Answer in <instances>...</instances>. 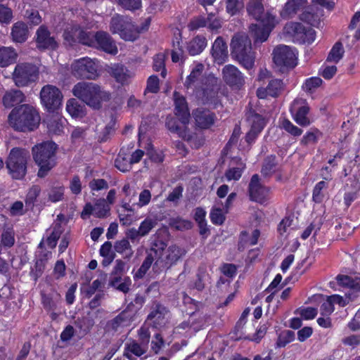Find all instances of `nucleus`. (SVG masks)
Returning a JSON list of instances; mask_svg holds the SVG:
<instances>
[{"mask_svg":"<svg viewBox=\"0 0 360 360\" xmlns=\"http://www.w3.org/2000/svg\"><path fill=\"white\" fill-rule=\"evenodd\" d=\"M165 248L166 244L162 241L153 243L151 248L147 250L146 257L140 268L136 272L134 277L137 278L143 277L153 262V269L155 271L168 269L184 255V250L183 249L174 245L169 247L166 252V256L162 257Z\"/></svg>","mask_w":360,"mask_h":360,"instance_id":"1","label":"nucleus"},{"mask_svg":"<svg viewBox=\"0 0 360 360\" xmlns=\"http://www.w3.org/2000/svg\"><path fill=\"white\" fill-rule=\"evenodd\" d=\"M262 1L250 0L247 6L248 14L258 22L250 26V32L255 43H262L267 40L277 23L276 11L274 8L265 11Z\"/></svg>","mask_w":360,"mask_h":360,"instance_id":"2","label":"nucleus"},{"mask_svg":"<svg viewBox=\"0 0 360 360\" xmlns=\"http://www.w3.org/2000/svg\"><path fill=\"white\" fill-rule=\"evenodd\" d=\"M40 116L38 112L30 105H21L12 110L8 115L10 126L16 131H33L38 127Z\"/></svg>","mask_w":360,"mask_h":360,"instance_id":"3","label":"nucleus"},{"mask_svg":"<svg viewBox=\"0 0 360 360\" xmlns=\"http://www.w3.org/2000/svg\"><path fill=\"white\" fill-rule=\"evenodd\" d=\"M73 95L87 105L99 109L103 101L110 100L108 92L103 91L100 86L92 82H80L72 88Z\"/></svg>","mask_w":360,"mask_h":360,"instance_id":"4","label":"nucleus"},{"mask_svg":"<svg viewBox=\"0 0 360 360\" xmlns=\"http://www.w3.org/2000/svg\"><path fill=\"white\" fill-rule=\"evenodd\" d=\"M231 55L245 69L253 68L255 53L252 49L251 40L245 33H237L232 38L231 43Z\"/></svg>","mask_w":360,"mask_h":360,"instance_id":"5","label":"nucleus"},{"mask_svg":"<svg viewBox=\"0 0 360 360\" xmlns=\"http://www.w3.org/2000/svg\"><path fill=\"white\" fill-rule=\"evenodd\" d=\"M57 145L53 141H45L32 148L33 158L39 167L37 176L45 177L55 167Z\"/></svg>","mask_w":360,"mask_h":360,"instance_id":"6","label":"nucleus"},{"mask_svg":"<svg viewBox=\"0 0 360 360\" xmlns=\"http://www.w3.org/2000/svg\"><path fill=\"white\" fill-rule=\"evenodd\" d=\"M29 152L18 148H13L6 162L9 174L13 179H21L27 173Z\"/></svg>","mask_w":360,"mask_h":360,"instance_id":"7","label":"nucleus"},{"mask_svg":"<svg viewBox=\"0 0 360 360\" xmlns=\"http://www.w3.org/2000/svg\"><path fill=\"white\" fill-rule=\"evenodd\" d=\"M110 30L112 34H119L125 41H133L139 37L138 27L127 16L114 15L110 20Z\"/></svg>","mask_w":360,"mask_h":360,"instance_id":"8","label":"nucleus"},{"mask_svg":"<svg viewBox=\"0 0 360 360\" xmlns=\"http://www.w3.org/2000/svg\"><path fill=\"white\" fill-rule=\"evenodd\" d=\"M38 72V68L33 64L19 63L13 72V79L17 86H27L37 79Z\"/></svg>","mask_w":360,"mask_h":360,"instance_id":"9","label":"nucleus"},{"mask_svg":"<svg viewBox=\"0 0 360 360\" xmlns=\"http://www.w3.org/2000/svg\"><path fill=\"white\" fill-rule=\"evenodd\" d=\"M71 68L72 75L79 79H95L98 75L97 65L87 57L75 60Z\"/></svg>","mask_w":360,"mask_h":360,"instance_id":"10","label":"nucleus"},{"mask_svg":"<svg viewBox=\"0 0 360 360\" xmlns=\"http://www.w3.org/2000/svg\"><path fill=\"white\" fill-rule=\"evenodd\" d=\"M297 51L295 48L279 45L273 51L274 63L280 67L293 68L297 65Z\"/></svg>","mask_w":360,"mask_h":360,"instance_id":"11","label":"nucleus"},{"mask_svg":"<svg viewBox=\"0 0 360 360\" xmlns=\"http://www.w3.org/2000/svg\"><path fill=\"white\" fill-rule=\"evenodd\" d=\"M286 32L290 34L300 44L313 43L316 39V32L310 27H305L300 22H290L285 26Z\"/></svg>","mask_w":360,"mask_h":360,"instance_id":"12","label":"nucleus"},{"mask_svg":"<svg viewBox=\"0 0 360 360\" xmlns=\"http://www.w3.org/2000/svg\"><path fill=\"white\" fill-rule=\"evenodd\" d=\"M42 104L49 111L57 110L61 105L63 95L58 88L47 84L40 91Z\"/></svg>","mask_w":360,"mask_h":360,"instance_id":"13","label":"nucleus"},{"mask_svg":"<svg viewBox=\"0 0 360 360\" xmlns=\"http://www.w3.org/2000/svg\"><path fill=\"white\" fill-rule=\"evenodd\" d=\"M290 112L294 121L301 127H307L310 124L308 117L309 106L306 99L295 98L290 106Z\"/></svg>","mask_w":360,"mask_h":360,"instance_id":"14","label":"nucleus"},{"mask_svg":"<svg viewBox=\"0 0 360 360\" xmlns=\"http://www.w3.org/2000/svg\"><path fill=\"white\" fill-rule=\"evenodd\" d=\"M224 82L233 90H240L245 83V77L233 65H226L221 70Z\"/></svg>","mask_w":360,"mask_h":360,"instance_id":"15","label":"nucleus"},{"mask_svg":"<svg viewBox=\"0 0 360 360\" xmlns=\"http://www.w3.org/2000/svg\"><path fill=\"white\" fill-rule=\"evenodd\" d=\"M168 309L160 302L155 301L150 307L147 321L155 328H160L165 326L168 321Z\"/></svg>","mask_w":360,"mask_h":360,"instance_id":"16","label":"nucleus"},{"mask_svg":"<svg viewBox=\"0 0 360 360\" xmlns=\"http://www.w3.org/2000/svg\"><path fill=\"white\" fill-rule=\"evenodd\" d=\"M248 193L252 201L263 204L268 200L269 188L260 184L258 174H254L249 184Z\"/></svg>","mask_w":360,"mask_h":360,"instance_id":"17","label":"nucleus"},{"mask_svg":"<svg viewBox=\"0 0 360 360\" xmlns=\"http://www.w3.org/2000/svg\"><path fill=\"white\" fill-rule=\"evenodd\" d=\"M218 79L213 75L204 77V105H217Z\"/></svg>","mask_w":360,"mask_h":360,"instance_id":"18","label":"nucleus"},{"mask_svg":"<svg viewBox=\"0 0 360 360\" xmlns=\"http://www.w3.org/2000/svg\"><path fill=\"white\" fill-rule=\"evenodd\" d=\"M35 41L37 48L39 50H55L58 46L55 37L51 35L50 31L45 25H41L37 29Z\"/></svg>","mask_w":360,"mask_h":360,"instance_id":"19","label":"nucleus"},{"mask_svg":"<svg viewBox=\"0 0 360 360\" xmlns=\"http://www.w3.org/2000/svg\"><path fill=\"white\" fill-rule=\"evenodd\" d=\"M110 207L106 202L104 198H100L96 200L94 205L91 203H86L81 213V217L86 219L91 214H94L98 218H104L110 212Z\"/></svg>","mask_w":360,"mask_h":360,"instance_id":"20","label":"nucleus"},{"mask_svg":"<svg viewBox=\"0 0 360 360\" xmlns=\"http://www.w3.org/2000/svg\"><path fill=\"white\" fill-rule=\"evenodd\" d=\"M173 98L175 115L183 124H188L191 115L186 98L177 91L174 92Z\"/></svg>","mask_w":360,"mask_h":360,"instance_id":"21","label":"nucleus"},{"mask_svg":"<svg viewBox=\"0 0 360 360\" xmlns=\"http://www.w3.org/2000/svg\"><path fill=\"white\" fill-rule=\"evenodd\" d=\"M184 86L196 94L202 89V64L198 63L186 77Z\"/></svg>","mask_w":360,"mask_h":360,"instance_id":"22","label":"nucleus"},{"mask_svg":"<svg viewBox=\"0 0 360 360\" xmlns=\"http://www.w3.org/2000/svg\"><path fill=\"white\" fill-rule=\"evenodd\" d=\"M95 41L96 43H95L94 47L99 48L103 51L112 55L117 53L118 50L115 42L108 33L102 31L97 32L96 33Z\"/></svg>","mask_w":360,"mask_h":360,"instance_id":"23","label":"nucleus"},{"mask_svg":"<svg viewBox=\"0 0 360 360\" xmlns=\"http://www.w3.org/2000/svg\"><path fill=\"white\" fill-rule=\"evenodd\" d=\"M348 303L343 297L339 295H333L327 297V299L321 304L320 307V314L321 316H330L334 311L335 304H338L340 307H345Z\"/></svg>","mask_w":360,"mask_h":360,"instance_id":"24","label":"nucleus"},{"mask_svg":"<svg viewBox=\"0 0 360 360\" xmlns=\"http://www.w3.org/2000/svg\"><path fill=\"white\" fill-rule=\"evenodd\" d=\"M283 89V83L281 79H271L266 88H259L257 96L259 98H266L267 96L276 97Z\"/></svg>","mask_w":360,"mask_h":360,"instance_id":"25","label":"nucleus"},{"mask_svg":"<svg viewBox=\"0 0 360 360\" xmlns=\"http://www.w3.org/2000/svg\"><path fill=\"white\" fill-rule=\"evenodd\" d=\"M107 72L117 82L122 84L127 83L128 80L131 77L130 71L121 64L112 65L108 68Z\"/></svg>","mask_w":360,"mask_h":360,"instance_id":"26","label":"nucleus"},{"mask_svg":"<svg viewBox=\"0 0 360 360\" xmlns=\"http://www.w3.org/2000/svg\"><path fill=\"white\" fill-rule=\"evenodd\" d=\"M29 34L28 27L25 22L18 21L13 25L11 37L13 42L24 43L28 39Z\"/></svg>","mask_w":360,"mask_h":360,"instance_id":"27","label":"nucleus"},{"mask_svg":"<svg viewBox=\"0 0 360 360\" xmlns=\"http://www.w3.org/2000/svg\"><path fill=\"white\" fill-rule=\"evenodd\" d=\"M307 0H288L281 11V17L285 19L292 18L305 6Z\"/></svg>","mask_w":360,"mask_h":360,"instance_id":"28","label":"nucleus"},{"mask_svg":"<svg viewBox=\"0 0 360 360\" xmlns=\"http://www.w3.org/2000/svg\"><path fill=\"white\" fill-rule=\"evenodd\" d=\"M212 55L214 61L219 64L223 63L227 58V46L222 38L217 37L212 48Z\"/></svg>","mask_w":360,"mask_h":360,"instance_id":"29","label":"nucleus"},{"mask_svg":"<svg viewBox=\"0 0 360 360\" xmlns=\"http://www.w3.org/2000/svg\"><path fill=\"white\" fill-rule=\"evenodd\" d=\"M24 94L18 89H11L3 96V103L6 108H11L24 101Z\"/></svg>","mask_w":360,"mask_h":360,"instance_id":"30","label":"nucleus"},{"mask_svg":"<svg viewBox=\"0 0 360 360\" xmlns=\"http://www.w3.org/2000/svg\"><path fill=\"white\" fill-rule=\"evenodd\" d=\"M66 120L58 115H53L47 121L49 132L52 134L60 135L63 132Z\"/></svg>","mask_w":360,"mask_h":360,"instance_id":"31","label":"nucleus"},{"mask_svg":"<svg viewBox=\"0 0 360 360\" xmlns=\"http://www.w3.org/2000/svg\"><path fill=\"white\" fill-rule=\"evenodd\" d=\"M148 347H143V345L139 343L135 340H132L125 345V352L124 356H126L129 360H134L131 353L136 356H141L144 354L147 351Z\"/></svg>","mask_w":360,"mask_h":360,"instance_id":"32","label":"nucleus"},{"mask_svg":"<svg viewBox=\"0 0 360 360\" xmlns=\"http://www.w3.org/2000/svg\"><path fill=\"white\" fill-rule=\"evenodd\" d=\"M80 27L78 25H71L66 27L63 32L65 42L72 46L79 42Z\"/></svg>","mask_w":360,"mask_h":360,"instance_id":"33","label":"nucleus"},{"mask_svg":"<svg viewBox=\"0 0 360 360\" xmlns=\"http://www.w3.org/2000/svg\"><path fill=\"white\" fill-rule=\"evenodd\" d=\"M66 110L72 117H82L85 115V108L76 98L67 101Z\"/></svg>","mask_w":360,"mask_h":360,"instance_id":"34","label":"nucleus"},{"mask_svg":"<svg viewBox=\"0 0 360 360\" xmlns=\"http://www.w3.org/2000/svg\"><path fill=\"white\" fill-rule=\"evenodd\" d=\"M17 58V53L14 49L11 47L0 48V65L6 67L13 63Z\"/></svg>","mask_w":360,"mask_h":360,"instance_id":"35","label":"nucleus"},{"mask_svg":"<svg viewBox=\"0 0 360 360\" xmlns=\"http://www.w3.org/2000/svg\"><path fill=\"white\" fill-rule=\"evenodd\" d=\"M247 120L253 131L261 132L266 125L265 119L259 114L250 112Z\"/></svg>","mask_w":360,"mask_h":360,"instance_id":"36","label":"nucleus"},{"mask_svg":"<svg viewBox=\"0 0 360 360\" xmlns=\"http://www.w3.org/2000/svg\"><path fill=\"white\" fill-rule=\"evenodd\" d=\"M132 319L133 318L128 311L124 310L109 322V326L112 330H117L119 327L127 325Z\"/></svg>","mask_w":360,"mask_h":360,"instance_id":"37","label":"nucleus"},{"mask_svg":"<svg viewBox=\"0 0 360 360\" xmlns=\"http://www.w3.org/2000/svg\"><path fill=\"white\" fill-rule=\"evenodd\" d=\"M338 283L344 287H348L353 290L355 292L360 291V278H357L356 281L345 275H338L336 277Z\"/></svg>","mask_w":360,"mask_h":360,"instance_id":"38","label":"nucleus"},{"mask_svg":"<svg viewBox=\"0 0 360 360\" xmlns=\"http://www.w3.org/2000/svg\"><path fill=\"white\" fill-rule=\"evenodd\" d=\"M328 183L325 181L318 182L313 190L312 198L316 203H320L326 198Z\"/></svg>","mask_w":360,"mask_h":360,"instance_id":"39","label":"nucleus"},{"mask_svg":"<svg viewBox=\"0 0 360 360\" xmlns=\"http://www.w3.org/2000/svg\"><path fill=\"white\" fill-rule=\"evenodd\" d=\"M114 250L120 254L124 255L125 258H130L134 254L129 241L127 238L117 240L114 244Z\"/></svg>","mask_w":360,"mask_h":360,"instance_id":"40","label":"nucleus"},{"mask_svg":"<svg viewBox=\"0 0 360 360\" xmlns=\"http://www.w3.org/2000/svg\"><path fill=\"white\" fill-rule=\"evenodd\" d=\"M145 302V296L141 294H136L134 300L127 304V308L124 310L128 311L129 314L131 315L132 318H134L137 311L142 308Z\"/></svg>","mask_w":360,"mask_h":360,"instance_id":"41","label":"nucleus"},{"mask_svg":"<svg viewBox=\"0 0 360 360\" xmlns=\"http://www.w3.org/2000/svg\"><path fill=\"white\" fill-rule=\"evenodd\" d=\"M15 231L12 226L4 227L1 237V244L6 248L13 247L15 244Z\"/></svg>","mask_w":360,"mask_h":360,"instance_id":"42","label":"nucleus"},{"mask_svg":"<svg viewBox=\"0 0 360 360\" xmlns=\"http://www.w3.org/2000/svg\"><path fill=\"white\" fill-rule=\"evenodd\" d=\"M345 51L342 43L336 42L328 53L326 61L337 63L342 59Z\"/></svg>","mask_w":360,"mask_h":360,"instance_id":"43","label":"nucleus"},{"mask_svg":"<svg viewBox=\"0 0 360 360\" xmlns=\"http://www.w3.org/2000/svg\"><path fill=\"white\" fill-rule=\"evenodd\" d=\"M245 169V164L240 161L238 162L236 167H231L226 171L225 177L227 181H238L241 177L243 170Z\"/></svg>","mask_w":360,"mask_h":360,"instance_id":"44","label":"nucleus"},{"mask_svg":"<svg viewBox=\"0 0 360 360\" xmlns=\"http://www.w3.org/2000/svg\"><path fill=\"white\" fill-rule=\"evenodd\" d=\"M165 61V56L162 53L156 54L153 58V70L156 72L161 71V76L163 78L167 75Z\"/></svg>","mask_w":360,"mask_h":360,"instance_id":"45","label":"nucleus"},{"mask_svg":"<svg viewBox=\"0 0 360 360\" xmlns=\"http://www.w3.org/2000/svg\"><path fill=\"white\" fill-rule=\"evenodd\" d=\"M281 127L286 132L294 137L301 136L303 131L302 129L293 124L289 120L283 119L281 123Z\"/></svg>","mask_w":360,"mask_h":360,"instance_id":"46","label":"nucleus"},{"mask_svg":"<svg viewBox=\"0 0 360 360\" xmlns=\"http://www.w3.org/2000/svg\"><path fill=\"white\" fill-rule=\"evenodd\" d=\"M96 34L82 30L80 27L79 43L89 46H94L96 41Z\"/></svg>","mask_w":360,"mask_h":360,"instance_id":"47","label":"nucleus"},{"mask_svg":"<svg viewBox=\"0 0 360 360\" xmlns=\"http://www.w3.org/2000/svg\"><path fill=\"white\" fill-rule=\"evenodd\" d=\"M23 15L28 20L29 23L33 25H37L41 22V18L39 11L30 8V6L25 10Z\"/></svg>","mask_w":360,"mask_h":360,"instance_id":"48","label":"nucleus"},{"mask_svg":"<svg viewBox=\"0 0 360 360\" xmlns=\"http://www.w3.org/2000/svg\"><path fill=\"white\" fill-rule=\"evenodd\" d=\"M321 136V132L317 129H311L302 137L301 143L308 145L309 143H315Z\"/></svg>","mask_w":360,"mask_h":360,"instance_id":"49","label":"nucleus"},{"mask_svg":"<svg viewBox=\"0 0 360 360\" xmlns=\"http://www.w3.org/2000/svg\"><path fill=\"white\" fill-rule=\"evenodd\" d=\"M322 79L319 77H312L305 80L302 85V89L305 91L313 92L322 84Z\"/></svg>","mask_w":360,"mask_h":360,"instance_id":"50","label":"nucleus"},{"mask_svg":"<svg viewBox=\"0 0 360 360\" xmlns=\"http://www.w3.org/2000/svg\"><path fill=\"white\" fill-rule=\"evenodd\" d=\"M115 121L111 120L101 133L99 136L100 142H106L115 131Z\"/></svg>","mask_w":360,"mask_h":360,"instance_id":"51","label":"nucleus"},{"mask_svg":"<svg viewBox=\"0 0 360 360\" xmlns=\"http://www.w3.org/2000/svg\"><path fill=\"white\" fill-rule=\"evenodd\" d=\"M188 51L192 56L199 54L202 51V40L199 36L190 41L188 46Z\"/></svg>","mask_w":360,"mask_h":360,"instance_id":"52","label":"nucleus"},{"mask_svg":"<svg viewBox=\"0 0 360 360\" xmlns=\"http://www.w3.org/2000/svg\"><path fill=\"white\" fill-rule=\"evenodd\" d=\"M115 165V167L122 172L129 171L132 165L129 158L123 157L120 154H119L116 158Z\"/></svg>","mask_w":360,"mask_h":360,"instance_id":"53","label":"nucleus"},{"mask_svg":"<svg viewBox=\"0 0 360 360\" xmlns=\"http://www.w3.org/2000/svg\"><path fill=\"white\" fill-rule=\"evenodd\" d=\"M276 171L275 157H268L263 164L262 174L268 176L271 175Z\"/></svg>","mask_w":360,"mask_h":360,"instance_id":"54","label":"nucleus"},{"mask_svg":"<svg viewBox=\"0 0 360 360\" xmlns=\"http://www.w3.org/2000/svg\"><path fill=\"white\" fill-rule=\"evenodd\" d=\"M349 30H355L354 38L360 39V11L354 13L349 25Z\"/></svg>","mask_w":360,"mask_h":360,"instance_id":"55","label":"nucleus"},{"mask_svg":"<svg viewBox=\"0 0 360 360\" xmlns=\"http://www.w3.org/2000/svg\"><path fill=\"white\" fill-rule=\"evenodd\" d=\"M243 7L242 0H227L226 1V12L231 15L237 14Z\"/></svg>","mask_w":360,"mask_h":360,"instance_id":"56","label":"nucleus"},{"mask_svg":"<svg viewBox=\"0 0 360 360\" xmlns=\"http://www.w3.org/2000/svg\"><path fill=\"white\" fill-rule=\"evenodd\" d=\"M156 222L150 218H146L140 224L139 230L141 236L143 237L149 233V232L155 227Z\"/></svg>","mask_w":360,"mask_h":360,"instance_id":"57","label":"nucleus"},{"mask_svg":"<svg viewBox=\"0 0 360 360\" xmlns=\"http://www.w3.org/2000/svg\"><path fill=\"white\" fill-rule=\"evenodd\" d=\"M301 20L307 22L311 26H318L320 23V18L318 15L309 11H304L300 15Z\"/></svg>","mask_w":360,"mask_h":360,"instance_id":"58","label":"nucleus"},{"mask_svg":"<svg viewBox=\"0 0 360 360\" xmlns=\"http://www.w3.org/2000/svg\"><path fill=\"white\" fill-rule=\"evenodd\" d=\"M64 195V187H53L49 192V200L52 202H56L63 200Z\"/></svg>","mask_w":360,"mask_h":360,"instance_id":"59","label":"nucleus"},{"mask_svg":"<svg viewBox=\"0 0 360 360\" xmlns=\"http://www.w3.org/2000/svg\"><path fill=\"white\" fill-rule=\"evenodd\" d=\"M41 188L39 186H33L28 191L26 197L25 203L27 205L33 207L35 200L39 195Z\"/></svg>","mask_w":360,"mask_h":360,"instance_id":"60","label":"nucleus"},{"mask_svg":"<svg viewBox=\"0 0 360 360\" xmlns=\"http://www.w3.org/2000/svg\"><path fill=\"white\" fill-rule=\"evenodd\" d=\"M337 72V67L335 65H329L324 63L320 70L319 74L326 79H330Z\"/></svg>","mask_w":360,"mask_h":360,"instance_id":"61","label":"nucleus"},{"mask_svg":"<svg viewBox=\"0 0 360 360\" xmlns=\"http://www.w3.org/2000/svg\"><path fill=\"white\" fill-rule=\"evenodd\" d=\"M172 60L173 63H178L184 61V51L180 46V41H177L176 43L173 44V49L172 51Z\"/></svg>","mask_w":360,"mask_h":360,"instance_id":"62","label":"nucleus"},{"mask_svg":"<svg viewBox=\"0 0 360 360\" xmlns=\"http://www.w3.org/2000/svg\"><path fill=\"white\" fill-rule=\"evenodd\" d=\"M237 271V266L233 264H224L221 267V272L224 276L232 280Z\"/></svg>","mask_w":360,"mask_h":360,"instance_id":"63","label":"nucleus"},{"mask_svg":"<svg viewBox=\"0 0 360 360\" xmlns=\"http://www.w3.org/2000/svg\"><path fill=\"white\" fill-rule=\"evenodd\" d=\"M166 127L167 129L173 133H176L179 136H181L182 130L178 124V122L176 118L172 116H167L166 118Z\"/></svg>","mask_w":360,"mask_h":360,"instance_id":"64","label":"nucleus"}]
</instances>
